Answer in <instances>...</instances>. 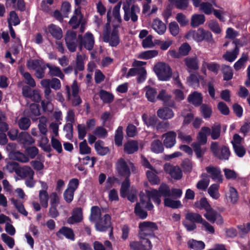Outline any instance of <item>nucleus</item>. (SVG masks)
Returning a JSON list of instances; mask_svg holds the SVG:
<instances>
[{
    "mask_svg": "<svg viewBox=\"0 0 250 250\" xmlns=\"http://www.w3.org/2000/svg\"><path fill=\"white\" fill-rule=\"evenodd\" d=\"M138 237L139 238H155L154 232L158 230V226L153 222L146 221L139 224Z\"/></svg>",
    "mask_w": 250,
    "mask_h": 250,
    "instance_id": "obj_1",
    "label": "nucleus"
},
{
    "mask_svg": "<svg viewBox=\"0 0 250 250\" xmlns=\"http://www.w3.org/2000/svg\"><path fill=\"white\" fill-rule=\"evenodd\" d=\"M210 150L212 155L221 161L229 160L231 152L229 148L226 145L220 146L217 142H212L210 146Z\"/></svg>",
    "mask_w": 250,
    "mask_h": 250,
    "instance_id": "obj_2",
    "label": "nucleus"
},
{
    "mask_svg": "<svg viewBox=\"0 0 250 250\" xmlns=\"http://www.w3.org/2000/svg\"><path fill=\"white\" fill-rule=\"evenodd\" d=\"M147 195L148 197H151L153 202L159 205L161 202L160 197L171 196V191L169 186L164 183H162L159 187L158 190L156 189H153L151 190L146 191Z\"/></svg>",
    "mask_w": 250,
    "mask_h": 250,
    "instance_id": "obj_3",
    "label": "nucleus"
},
{
    "mask_svg": "<svg viewBox=\"0 0 250 250\" xmlns=\"http://www.w3.org/2000/svg\"><path fill=\"white\" fill-rule=\"evenodd\" d=\"M204 220L199 213L188 212L185 215V220L182 222V224L187 231H192L196 229V224H202Z\"/></svg>",
    "mask_w": 250,
    "mask_h": 250,
    "instance_id": "obj_4",
    "label": "nucleus"
},
{
    "mask_svg": "<svg viewBox=\"0 0 250 250\" xmlns=\"http://www.w3.org/2000/svg\"><path fill=\"white\" fill-rule=\"evenodd\" d=\"M188 39L192 38L198 42L203 41L207 42H211L213 41L212 35L209 31L204 30L203 28H199L197 30L189 31L186 36Z\"/></svg>",
    "mask_w": 250,
    "mask_h": 250,
    "instance_id": "obj_5",
    "label": "nucleus"
},
{
    "mask_svg": "<svg viewBox=\"0 0 250 250\" xmlns=\"http://www.w3.org/2000/svg\"><path fill=\"white\" fill-rule=\"evenodd\" d=\"M154 71L158 79L162 81H168L172 76V69L169 65L164 62H159L154 67Z\"/></svg>",
    "mask_w": 250,
    "mask_h": 250,
    "instance_id": "obj_6",
    "label": "nucleus"
},
{
    "mask_svg": "<svg viewBox=\"0 0 250 250\" xmlns=\"http://www.w3.org/2000/svg\"><path fill=\"white\" fill-rule=\"evenodd\" d=\"M119 27L118 25H113L111 32L110 29L107 28L106 31L103 33V41L105 42H109L111 46H117L120 41L118 29Z\"/></svg>",
    "mask_w": 250,
    "mask_h": 250,
    "instance_id": "obj_7",
    "label": "nucleus"
},
{
    "mask_svg": "<svg viewBox=\"0 0 250 250\" xmlns=\"http://www.w3.org/2000/svg\"><path fill=\"white\" fill-rule=\"evenodd\" d=\"M111 218L108 214L100 217L95 223L96 230L100 232H104L110 229L109 236L113 235V227L111 226Z\"/></svg>",
    "mask_w": 250,
    "mask_h": 250,
    "instance_id": "obj_8",
    "label": "nucleus"
},
{
    "mask_svg": "<svg viewBox=\"0 0 250 250\" xmlns=\"http://www.w3.org/2000/svg\"><path fill=\"white\" fill-rule=\"evenodd\" d=\"M8 167L12 171H14L16 173L22 178L28 177H34V171L30 167H20L18 163L15 162H11L9 164Z\"/></svg>",
    "mask_w": 250,
    "mask_h": 250,
    "instance_id": "obj_9",
    "label": "nucleus"
},
{
    "mask_svg": "<svg viewBox=\"0 0 250 250\" xmlns=\"http://www.w3.org/2000/svg\"><path fill=\"white\" fill-rule=\"evenodd\" d=\"M78 39L81 40L83 46L87 50L90 51L93 48L94 44V38L93 34L90 32L86 33L83 37L82 35H79Z\"/></svg>",
    "mask_w": 250,
    "mask_h": 250,
    "instance_id": "obj_10",
    "label": "nucleus"
},
{
    "mask_svg": "<svg viewBox=\"0 0 250 250\" xmlns=\"http://www.w3.org/2000/svg\"><path fill=\"white\" fill-rule=\"evenodd\" d=\"M176 133L174 131H169L163 134L164 138L163 144L167 148H171L175 146L176 143Z\"/></svg>",
    "mask_w": 250,
    "mask_h": 250,
    "instance_id": "obj_11",
    "label": "nucleus"
},
{
    "mask_svg": "<svg viewBox=\"0 0 250 250\" xmlns=\"http://www.w3.org/2000/svg\"><path fill=\"white\" fill-rule=\"evenodd\" d=\"M116 169L120 175L125 177L130 176V168L123 158H121L118 160L116 163Z\"/></svg>",
    "mask_w": 250,
    "mask_h": 250,
    "instance_id": "obj_12",
    "label": "nucleus"
},
{
    "mask_svg": "<svg viewBox=\"0 0 250 250\" xmlns=\"http://www.w3.org/2000/svg\"><path fill=\"white\" fill-rule=\"evenodd\" d=\"M206 170L209 174V176L214 181L221 183L223 181L221 171L219 167L209 166L206 167Z\"/></svg>",
    "mask_w": 250,
    "mask_h": 250,
    "instance_id": "obj_13",
    "label": "nucleus"
},
{
    "mask_svg": "<svg viewBox=\"0 0 250 250\" xmlns=\"http://www.w3.org/2000/svg\"><path fill=\"white\" fill-rule=\"evenodd\" d=\"M146 201L141 198L140 202H137L134 208V213L141 219H145L148 216L147 211L145 210V205Z\"/></svg>",
    "mask_w": 250,
    "mask_h": 250,
    "instance_id": "obj_14",
    "label": "nucleus"
},
{
    "mask_svg": "<svg viewBox=\"0 0 250 250\" xmlns=\"http://www.w3.org/2000/svg\"><path fill=\"white\" fill-rule=\"evenodd\" d=\"M56 236L60 239H62L63 236L72 241L75 240V234L73 230L70 228L63 226L62 227L56 232Z\"/></svg>",
    "mask_w": 250,
    "mask_h": 250,
    "instance_id": "obj_15",
    "label": "nucleus"
},
{
    "mask_svg": "<svg viewBox=\"0 0 250 250\" xmlns=\"http://www.w3.org/2000/svg\"><path fill=\"white\" fill-rule=\"evenodd\" d=\"M165 170L167 172L172 178L179 180L183 176V173L180 167L169 165L167 167H165Z\"/></svg>",
    "mask_w": 250,
    "mask_h": 250,
    "instance_id": "obj_16",
    "label": "nucleus"
},
{
    "mask_svg": "<svg viewBox=\"0 0 250 250\" xmlns=\"http://www.w3.org/2000/svg\"><path fill=\"white\" fill-rule=\"evenodd\" d=\"M83 211L81 208H76L73 210L72 216L68 218V223L73 224L80 223L83 220Z\"/></svg>",
    "mask_w": 250,
    "mask_h": 250,
    "instance_id": "obj_17",
    "label": "nucleus"
},
{
    "mask_svg": "<svg viewBox=\"0 0 250 250\" xmlns=\"http://www.w3.org/2000/svg\"><path fill=\"white\" fill-rule=\"evenodd\" d=\"M188 102L192 104L196 107L201 105L203 102L202 94L195 91L189 94L188 98Z\"/></svg>",
    "mask_w": 250,
    "mask_h": 250,
    "instance_id": "obj_18",
    "label": "nucleus"
},
{
    "mask_svg": "<svg viewBox=\"0 0 250 250\" xmlns=\"http://www.w3.org/2000/svg\"><path fill=\"white\" fill-rule=\"evenodd\" d=\"M18 142L23 145H30L35 143V140L26 132H21L18 136Z\"/></svg>",
    "mask_w": 250,
    "mask_h": 250,
    "instance_id": "obj_19",
    "label": "nucleus"
},
{
    "mask_svg": "<svg viewBox=\"0 0 250 250\" xmlns=\"http://www.w3.org/2000/svg\"><path fill=\"white\" fill-rule=\"evenodd\" d=\"M157 114L160 118L163 120L170 119L174 115L173 110L166 107L159 109L157 111Z\"/></svg>",
    "mask_w": 250,
    "mask_h": 250,
    "instance_id": "obj_20",
    "label": "nucleus"
},
{
    "mask_svg": "<svg viewBox=\"0 0 250 250\" xmlns=\"http://www.w3.org/2000/svg\"><path fill=\"white\" fill-rule=\"evenodd\" d=\"M9 156L10 159L22 163H26L29 161L28 157L19 151H12L10 152Z\"/></svg>",
    "mask_w": 250,
    "mask_h": 250,
    "instance_id": "obj_21",
    "label": "nucleus"
},
{
    "mask_svg": "<svg viewBox=\"0 0 250 250\" xmlns=\"http://www.w3.org/2000/svg\"><path fill=\"white\" fill-rule=\"evenodd\" d=\"M138 143L136 141H128L124 145V151L127 154H131L138 150Z\"/></svg>",
    "mask_w": 250,
    "mask_h": 250,
    "instance_id": "obj_22",
    "label": "nucleus"
},
{
    "mask_svg": "<svg viewBox=\"0 0 250 250\" xmlns=\"http://www.w3.org/2000/svg\"><path fill=\"white\" fill-rule=\"evenodd\" d=\"M142 118L144 124L147 126L155 128L158 120L155 115L148 117L146 113H144L142 116Z\"/></svg>",
    "mask_w": 250,
    "mask_h": 250,
    "instance_id": "obj_23",
    "label": "nucleus"
},
{
    "mask_svg": "<svg viewBox=\"0 0 250 250\" xmlns=\"http://www.w3.org/2000/svg\"><path fill=\"white\" fill-rule=\"evenodd\" d=\"M210 128L207 126L202 127L198 135V142L201 145H205L207 142V135H209Z\"/></svg>",
    "mask_w": 250,
    "mask_h": 250,
    "instance_id": "obj_24",
    "label": "nucleus"
},
{
    "mask_svg": "<svg viewBox=\"0 0 250 250\" xmlns=\"http://www.w3.org/2000/svg\"><path fill=\"white\" fill-rule=\"evenodd\" d=\"M48 32L53 38L60 40L62 37V29L54 24H51L48 26Z\"/></svg>",
    "mask_w": 250,
    "mask_h": 250,
    "instance_id": "obj_25",
    "label": "nucleus"
},
{
    "mask_svg": "<svg viewBox=\"0 0 250 250\" xmlns=\"http://www.w3.org/2000/svg\"><path fill=\"white\" fill-rule=\"evenodd\" d=\"M152 27L159 35H163L166 30V25L159 19H155L153 21Z\"/></svg>",
    "mask_w": 250,
    "mask_h": 250,
    "instance_id": "obj_26",
    "label": "nucleus"
},
{
    "mask_svg": "<svg viewBox=\"0 0 250 250\" xmlns=\"http://www.w3.org/2000/svg\"><path fill=\"white\" fill-rule=\"evenodd\" d=\"M99 95L100 99L105 104H110L114 101V95L106 90L101 89L99 92Z\"/></svg>",
    "mask_w": 250,
    "mask_h": 250,
    "instance_id": "obj_27",
    "label": "nucleus"
},
{
    "mask_svg": "<svg viewBox=\"0 0 250 250\" xmlns=\"http://www.w3.org/2000/svg\"><path fill=\"white\" fill-rule=\"evenodd\" d=\"M164 144L158 140H154L151 144V150L155 153L159 154L163 152L164 150Z\"/></svg>",
    "mask_w": 250,
    "mask_h": 250,
    "instance_id": "obj_28",
    "label": "nucleus"
},
{
    "mask_svg": "<svg viewBox=\"0 0 250 250\" xmlns=\"http://www.w3.org/2000/svg\"><path fill=\"white\" fill-rule=\"evenodd\" d=\"M239 52V47L235 46L232 51H227L226 53L223 55V58L228 62H232L236 59Z\"/></svg>",
    "mask_w": 250,
    "mask_h": 250,
    "instance_id": "obj_29",
    "label": "nucleus"
},
{
    "mask_svg": "<svg viewBox=\"0 0 250 250\" xmlns=\"http://www.w3.org/2000/svg\"><path fill=\"white\" fill-rule=\"evenodd\" d=\"M205 21V17L202 14H194L192 16L191 20V26L196 27L204 23Z\"/></svg>",
    "mask_w": 250,
    "mask_h": 250,
    "instance_id": "obj_30",
    "label": "nucleus"
},
{
    "mask_svg": "<svg viewBox=\"0 0 250 250\" xmlns=\"http://www.w3.org/2000/svg\"><path fill=\"white\" fill-rule=\"evenodd\" d=\"M144 89L146 90V96L148 101L151 102H155L156 101V98H157L156 89L149 85L146 86Z\"/></svg>",
    "mask_w": 250,
    "mask_h": 250,
    "instance_id": "obj_31",
    "label": "nucleus"
},
{
    "mask_svg": "<svg viewBox=\"0 0 250 250\" xmlns=\"http://www.w3.org/2000/svg\"><path fill=\"white\" fill-rule=\"evenodd\" d=\"M27 116L34 120L37 116L40 115L39 105L35 104H32L30 105L29 110L27 113Z\"/></svg>",
    "mask_w": 250,
    "mask_h": 250,
    "instance_id": "obj_32",
    "label": "nucleus"
},
{
    "mask_svg": "<svg viewBox=\"0 0 250 250\" xmlns=\"http://www.w3.org/2000/svg\"><path fill=\"white\" fill-rule=\"evenodd\" d=\"M188 248L194 250H202L205 247L204 242L202 241H197L194 239L189 240L188 242Z\"/></svg>",
    "mask_w": 250,
    "mask_h": 250,
    "instance_id": "obj_33",
    "label": "nucleus"
},
{
    "mask_svg": "<svg viewBox=\"0 0 250 250\" xmlns=\"http://www.w3.org/2000/svg\"><path fill=\"white\" fill-rule=\"evenodd\" d=\"M221 71L223 74V80L226 81L230 80L233 77V71L231 67L229 65H223Z\"/></svg>",
    "mask_w": 250,
    "mask_h": 250,
    "instance_id": "obj_34",
    "label": "nucleus"
},
{
    "mask_svg": "<svg viewBox=\"0 0 250 250\" xmlns=\"http://www.w3.org/2000/svg\"><path fill=\"white\" fill-rule=\"evenodd\" d=\"M129 177H125V180L122 182L120 188V195L122 197L125 198L126 196L127 192L130 187Z\"/></svg>",
    "mask_w": 250,
    "mask_h": 250,
    "instance_id": "obj_35",
    "label": "nucleus"
},
{
    "mask_svg": "<svg viewBox=\"0 0 250 250\" xmlns=\"http://www.w3.org/2000/svg\"><path fill=\"white\" fill-rule=\"evenodd\" d=\"M201 145L199 143L194 142L192 144L193 150L197 158H202L206 151V148H201Z\"/></svg>",
    "mask_w": 250,
    "mask_h": 250,
    "instance_id": "obj_36",
    "label": "nucleus"
},
{
    "mask_svg": "<svg viewBox=\"0 0 250 250\" xmlns=\"http://www.w3.org/2000/svg\"><path fill=\"white\" fill-rule=\"evenodd\" d=\"M194 205L196 208L200 210L205 209L206 211L211 207L205 197L201 198L199 201L195 202Z\"/></svg>",
    "mask_w": 250,
    "mask_h": 250,
    "instance_id": "obj_37",
    "label": "nucleus"
},
{
    "mask_svg": "<svg viewBox=\"0 0 250 250\" xmlns=\"http://www.w3.org/2000/svg\"><path fill=\"white\" fill-rule=\"evenodd\" d=\"M123 140V127L119 126L116 130L114 137L115 144L117 146H122Z\"/></svg>",
    "mask_w": 250,
    "mask_h": 250,
    "instance_id": "obj_38",
    "label": "nucleus"
},
{
    "mask_svg": "<svg viewBox=\"0 0 250 250\" xmlns=\"http://www.w3.org/2000/svg\"><path fill=\"white\" fill-rule=\"evenodd\" d=\"M164 205L166 207L174 209L182 207V205L180 200H173L168 198H166L164 199Z\"/></svg>",
    "mask_w": 250,
    "mask_h": 250,
    "instance_id": "obj_39",
    "label": "nucleus"
},
{
    "mask_svg": "<svg viewBox=\"0 0 250 250\" xmlns=\"http://www.w3.org/2000/svg\"><path fill=\"white\" fill-rule=\"evenodd\" d=\"M158 51L156 50H150L142 52L138 58L141 59L148 60L157 56Z\"/></svg>",
    "mask_w": 250,
    "mask_h": 250,
    "instance_id": "obj_40",
    "label": "nucleus"
},
{
    "mask_svg": "<svg viewBox=\"0 0 250 250\" xmlns=\"http://www.w3.org/2000/svg\"><path fill=\"white\" fill-rule=\"evenodd\" d=\"M12 204L14 205L18 211L25 216H27L28 212L25 210L23 204L19 202L18 200L12 198L10 200Z\"/></svg>",
    "mask_w": 250,
    "mask_h": 250,
    "instance_id": "obj_41",
    "label": "nucleus"
},
{
    "mask_svg": "<svg viewBox=\"0 0 250 250\" xmlns=\"http://www.w3.org/2000/svg\"><path fill=\"white\" fill-rule=\"evenodd\" d=\"M39 196L40 202L42 207L44 208H47L48 206V202L49 198L47 191L40 190Z\"/></svg>",
    "mask_w": 250,
    "mask_h": 250,
    "instance_id": "obj_42",
    "label": "nucleus"
},
{
    "mask_svg": "<svg viewBox=\"0 0 250 250\" xmlns=\"http://www.w3.org/2000/svg\"><path fill=\"white\" fill-rule=\"evenodd\" d=\"M221 126L220 124L214 125L211 126L209 135L212 140L218 139L221 134Z\"/></svg>",
    "mask_w": 250,
    "mask_h": 250,
    "instance_id": "obj_43",
    "label": "nucleus"
},
{
    "mask_svg": "<svg viewBox=\"0 0 250 250\" xmlns=\"http://www.w3.org/2000/svg\"><path fill=\"white\" fill-rule=\"evenodd\" d=\"M218 212L211 207L206 210V213L204 214V217L210 223H214L216 220V215Z\"/></svg>",
    "mask_w": 250,
    "mask_h": 250,
    "instance_id": "obj_44",
    "label": "nucleus"
},
{
    "mask_svg": "<svg viewBox=\"0 0 250 250\" xmlns=\"http://www.w3.org/2000/svg\"><path fill=\"white\" fill-rule=\"evenodd\" d=\"M219 186L218 184H213L208 188V192L212 198L217 199L219 197Z\"/></svg>",
    "mask_w": 250,
    "mask_h": 250,
    "instance_id": "obj_45",
    "label": "nucleus"
},
{
    "mask_svg": "<svg viewBox=\"0 0 250 250\" xmlns=\"http://www.w3.org/2000/svg\"><path fill=\"white\" fill-rule=\"evenodd\" d=\"M200 111L205 119L210 118L212 113L211 107L207 104L201 105Z\"/></svg>",
    "mask_w": 250,
    "mask_h": 250,
    "instance_id": "obj_46",
    "label": "nucleus"
},
{
    "mask_svg": "<svg viewBox=\"0 0 250 250\" xmlns=\"http://www.w3.org/2000/svg\"><path fill=\"white\" fill-rule=\"evenodd\" d=\"M140 12L139 7L137 5H132L129 8V17L131 18L133 22H136L138 21V16L136 13H139Z\"/></svg>",
    "mask_w": 250,
    "mask_h": 250,
    "instance_id": "obj_47",
    "label": "nucleus"
},
{
    "mask_svg": "<svg viewBox=\"0 0 250 250\" xmlns=\"http://www.w3.org/2000/svg\"><path fill=\"white\" fill-rule=\"evenodd\" d=\"M102 141H98L95 143V148L97 153L101 156H104L107 154L109 151V148L108 147L103 146L101 143Z\"/></svg>",
    "mask_w": 250,
    "mask_h": 250,
    "instance_id": "obj_48",
    "label": "nucleus"
},
{
    "mask_svg": "<svg viewBox=\"0 0 250 250\" xmlns=\"http://www.w3.org/2000/svg\"><path fill=\"white\" fill-rule=\"evenodd\" d=\"M46 66L49 69V72L51 76H55L62 78L64 77L63 73L59 67L55 66H51L49 63H46Z\"/></svg>",
    "mask_w": 250,
    "mask_h": 250,
    "instance_id": "obj_49",
    "label": "nucleus"
},
{
    "mask_svg": "<svg viewBox=\"0 0 250 250\" xmlns=\"http://www.w3.org/2000/svg\"><path fill=\"white\" fill-rule=\"evenodd\" d=\"M232 147L235 154L238 157L242 158L246 153V149L242 145H236L233 144Z\"/></svg>",
    "mask_w": 250,
    "mask_h": 250,
    "instance_id": "obj_50",
    "label": "nucleus"
},
{
    "mask_svg": "<svg viewBox=\"0 0 250 250\" xmlns=\"http://www.w3.org/2000/svg\"><path fill=\"white\" fill-rule=\"evenodd\" d=\"M185 62L187 67L191 69L196 70L198 69L196 58H187L185 59Z\"/></svg>",
    "mask_w": 250,
    "mask_h": 250,
    "instance_id": "obj_51",
    "label": "nucleus"
},
{
    "mask_svg": "<svg viewBox=\"0 0 250 250\" xmlns=\"http://www.w3.org/2000/svg\"><path fill=\"white\" fill-rule=\"evenodd\" d=\"M141 250H150L153 245L148 238H139Z\"/></svg>",
    "mask_w": 250,
    "mask_h": 250,
    "instance_id": "obj_52",
    "label": "nucleus"
},
{
    "mask_svg": "<svg viewBox=\"0 0 250 250\" xmlns=\"http://www.w3.org/2000/svg\"><path fill=\"white\" fill-rule=\"evenodd\" d=\"M18 125L21 129L27 130L31 125V121L27 117H21L18 122Z\"/></svg>",
    "mask_w": 250,
    "mask_h": 250,
    "instance_id": "obj_53",
    "label": "nucleus"
},
{
    "mask_svg": "<svg viewBox=\"0 0 250 250\" xmlns=\"http://www.w3.org/2000/svg\"><path fill=\"white\" fill-rule=\"evenodd\" d=\"M21 73L25 80L27 84L31 87H34L36 86L35 81L29 72L21 71Z\"/></svg>",
    "mask_w": 250,
    "mask_h": 250,
    "instance_id": "obj_54",
    "label": "nucleus"
},
{
    "mask_svg": "<svg viewBox=\"0 0 250 250\" xmlns=\"http://www.w3.org/2000/svg\"><path fill=\"white\" fill-rule=\"evenodd\" d=\"M188 0H168V1L175 4V7L179 9L185 10L188 6Z\"/></svg>",
    "mask_w": 250,
    "mask_h": 250,
    "instance_id": "obj_55",
    "label": "nucleus"
},
{
    "mask_svg": "<svg viewBox=\"0 0 250 250\" xmlns=\"http://www.w3.org/2000/svg\"><path fill=\"white\" fill-rule=\"evenodd\" d=\"M248 55L247 54L243 53L241 58L234 64L235 70H239L240 69L244 63L248 61Z\"/></svg>",
    "mask_w": 250,
    "mask_h": 250,
    "instance_id": "obj_56",
    "label": "nucleus"
},
{
    "mask_svg": "<svg viewBox=\"0 0 250 250\" xmlns=\"http://www.w3.org/2000/svg\"><path fill=\"white\" fill-rule=\"evenodd\" d=\"M25 151L28 158L29 157L31 159H34L38 154L39 149L35 146H28L25 148Z\"/></svg>",
    "mask_w": 250,
    "mask_h": 250,
    "instance_id": "obj_57",
    "label": "nucleus"
},
{
    "mask_svg": "<svg viewBox=\"0 0 250 250\" xmlns=\"http://www.w3.org/2000/svg\"><path fill=\"white\" fill-rule=\"evenodd\" d=\"M9 18L8 19V24L9 21L12 23V25L17 26L20 23V20L15 11H12L9 14Z\"/></svg>",
    "mask_w": 250,
    "mask_h": 250,
    "instance_id": "obj_58",
    "label": "nucleus"
},
{
    "mask_svg": "<svg viewBox=\"0 0 250 250\" xmlns=\"http://www.w3.org/2000/svg\"><path fill=\"white\" fill-rule=\"evenodd\" d=\"M181 166L185 172L189 173L192 169V161L189 159H185L182 161Z\"/></svg>",
    "mask_w": 250,
    "mask_h": 250,
    "instance_id": "obj_59",
    "label": "nucleus"
},
{
    "mask_svg": "<svg viewBox=\"0 0 250 250\" xmlns=\"http://www.w3.org/2000/svg\"><path fill=\"white\" fill-rule=\"evenodd\" d=\"M51 143L52 147L56 150L58 153H61L62 152V148L61 143L53 136L51 137Z\"/></svg>",
    "mask_w": 250,
    "mask_h": 250,
    "instance_id": "obj_60",
    "label": "nucleus"
},
{
    "mask_svg": "<svg viewBox=\"0 0 250 250\" xmlns=\"http://www.w3.org/2000/svg\"><path fill=\"white\" fill-rule=\"evenodd\" d=\"M79 148L81 154H88L91 152V148L88 146L85 140L80 143Z\"/></svg>",
    "mask_w": 250,
    "mask_h": 250,
    "instance_id": "obj_61",
    "label": "nucleus"
},
{
    "mask_svg": "<svg viewBox=\"0 0 250 250\" xmlns=\"http://www.w3.org/2000/svg\"><path fill=\"white\" fill-rule=\"evenodd\" d=\"M146 70L145 67L139 68L137 73V82L138 83H142L146 78Z\"/></svg>",
    "mask_w": 250,
    "mask_h": 250,
    "instance_id": "obj_62",
    "label": "nucleus"
},
{
    "mask_svg": "<svg viewBox=\"0 0 250 250\" xmlns=\"http://www.w3.org/2000/svg\"><path fill=\"white\" fill-rule=\"evenodd\" d=\"M75 192L66 188L63 192V198L67 203H70L73 200Z\"/></svg>",
    "mask_w": 250,
    "mask_h": 250,
    "instance_id": "obj_63",
    "label": "nucleus"
},
{
    "mask_svg": "<svg viewBox=\"0 0 250 250\" xmlns=\"http://www.w3.org/2000/svg\"><path fill=\"white\" fill-rule=\"evenodd\" d=\"M1 237L2 241L5 243L10 249H12L14 247L15 241L13 238L9 236L5 233H2Z\"/></svg>",
    "mask_w": 250,
    "mask_h": 250,
    "instance_id": "obj_64",
    "label": "nucleus"
}]
</instances>
